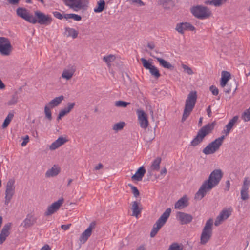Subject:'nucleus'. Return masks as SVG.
I'll return each instance as SVG.
<instances>
[{
  "label": "nucleus",
  "instance_id": "1",
  "mask_svg": "<svg viewBox=\"0 0 250 250\" xmlns=\"http://www.w3.org/2000/svg\"><path fill=\"white\" fill-rule=\"evenodd\" d=\"M223 173L220 169L214 170L210 174L208 179L204 181L198 191L195 195V199H202L206 194L207 192L214 187L216 186L221 181Z\"/></svg>",
  "mask_w": 250,
  "mask_h": 250
},
{
  "label": "nucleus",
  "instance_id": "2",
  "mask_svg": "<svg viewBox=\"0 0 250 250\" xmlns=\"http://www.w3.org/2000/svg\"><path fill=\"white\" fill-rule=\"evenodd\" d=\"M197 93L195 91H191L188 95L185 101V106L182 118V121L184 122L188 117L192 111L197 101Z\"/></svg>",
  "mask_w": 250,
  "mask_h": 250
},
{
  "label": "nucleus",
  "instance_id": "3",
  "mask_svg": "<svg viewBox=\"0 0 250 250\" xmlns=\"http://www.w3.org/2000/svg\"><path fill=\"white\" fill-rule=\"evenodd\" d=\"M215 123L212 122L202 127L198 132L196 136L191 142V146H195L200 144L204 137L210 133L214 129Z\"/></svg>",
  "mask_w": 250,
  "mask_h": 250
},
{
  "label": "nucleus",
  "instance_id": "4",
  "mask_svg": "<svg viewBox=\"0 0 250 250\" xmlns=\"http://www.w3.org/2000/svg\"><path fill=\"white\" fill-rule=\"evenodd\" d=\"M52 21V18L51 15L45 14L40 10H37L34 12V16H32L30 23L47 26L50 25Z\"/></svg>",
  "mask_w": 250,
  "mask_h": 250
},
{
  "label": "nucleus",
  "instance_id": "5",
  "mask_svg": "<svg viewBox=\"0 0 250 250\" xmlns=\"http://www.w3.org/2000/svg\"><path fill=\"white\" fill-rule=\"evenodd\" d=\"M171 208H167L161 215L160 217L154 224L150 232V237H154L158 233L161 228L166 224L171 213Z\"/></svg>",
  "mask_w": 250,
  "mask_h": 250
},
{
  "label": "nucleus",
  "instance_id": "6",
  "mask_svg": "<svg viewBox=\"0 0 250 250\" xmlns=\"http://www.w3.org/2000/svg\"><path fill=\"white\" fill-rule=\"evenodd\" d=\"M213 220L210 218L206 222L200 236V244L205 245L210 239L212 235Z\"/></svg>",
  "mask_w": 250,
  "mask_h": 250
},
{
  "label": "nucleus",
  "instance_id": "7",
  "mask_svg": "<svg viewBox=\"0 0 250 250\" xmlns=\"http://www.w3.org/2000/svg\"><path fill=\"white\" fill-rule=\"evenodd\" d=\"M191 13L197 19L203 20L208 18L211 13L207 7L201 5L193 6L190 9Z\"/></svg>",
  "mask_w": 250,
  "mask_h": 250
},
{
  "label": "nucleus",
  "instance_id": "8",
  "mask_svg": "<svg viewBox=\"0 0 250 250\" xmlns=\"http://www.w3.org/2000/svg\"><path fill=\"white\" fill-rule=\"evenodd\" d=\"M225 138L224 136H222L215 140L210 143L203 150V152L206 155L212 154L219 150L220 147L222 145L223 140Z\"/></svg>",
  "mask_w": 250,
  "mask_h": 250
},
{
  "label": "nucleus",
  "instance_id": "9",
  "mask_svg": "<svg viewBox=\"0 0 250 250\" xmlns=\"http://www.w3.org/2000/svg\"><path fill=\"white\" fill-rule=\"evenodd\" d=\"M65 4L75 11L87 6L88 0H64Z\"/></svg>",
  "mask_w": 250,
  "mask_h": 250
},
{
  "label": "nucleus",
  "instance_id": "10",
  "mask_svg": "<svg viewBox=\"0 0 250 250\" xmlns=\"http://www.w3.org/2000/svg\"><path fill=\"white\" fill-rule=\"evenodd\" d=\"M12 50L10 40L5 37H0V53L2 55L8 56Z\"/></svg>",
  "mask_w": 250,
  "mask_h": 250
},
{
  "label": "nucleus",
  "instance_id": "11",
  "mask_svg": "<svg viewBox=\"0 0 250 250\" xmlns=\"http://www.w3.org/2000/svg\"><path fill=\"white\" fill-rule=\"evenodd\" d=\"M14 183L15 181L12 179H9L7 183L5 197V205H8L10 203L11 199L14 194Z\"/></svg>",
  "mask_w": 250,
  "mask_h": 250
},
{
  "label": "nucleus",
  "instance_id": "12",
  "mask_svg": "<svg viewBox=\"0 0 250 250\" xmlns=\"http://www.w3.org/2000/svg\"><path fill=\"white\" fill-rule=\"evenodd\" d=\"M143 66L146 69L149 70V72L154 78L158 79L161 75L156 67L152 65L148 61L144 58L141 59Z\"/></svg>",
  "mask_w": 250,
  "mask_h": 250
},
{
  "label": "nucleus",
  "instance_id": "13",
  "mask_svg": "<svg viewBox=\"0 0 250 250\" xmlns=\"http://www.w3.org/2000/svg\"><path fill=\"white\" fill-rule=\"evenodd\" d=\"M136 113L140 127L146 129L149 125L147 115L141 109L137 110Z\"/></svg>",
  "mask_w": 250,
  "mask_h": 250
},
{
  "label": "nucleus",
  "instance_id": "14",
  "mask_svg": "<svg viewBox=\"0 0 250 250\" xmlns=\"http://www.w3.org/2000/svg\"><path fill=\"white\" fill-rule=\"evenodd\" d=\"M250 186V179L249 177L244 178L242 187L240 191L241 198L245 201L249 199V188Z\"/></svg>",
  "mask_w": 250,
  "mask_h": 250
},
{
  "label": "nucleus",
  "instance_id": "15",
  "mask_svg": "<svg viewBox=\"0 0 250 250\" xmlns=\"http://www.w3.org/2000/svg\"><path fill=\"white\" fill-rule=\"evenodd\" d=\"M63 203V199L62 198L52 203L51 205L48 207L46 211L44 212V215L46 216H50L56 212L59 209Z\"/></svg>",
  "mask_w": 250,
  "mask_h": 250
},
{
  "label": "nucleus",
  "instance_id": "16",
  "mask_svg": "<svg viewBox=\"0 0 250 250\" xmlns=\"http://www.w3.org/2000/svg\"><path fill=\"white\" fill-rule=\"evenodd\" d=\"M176 218L181 225L189 224L193 220V216L191 214L181 211L177 212Z\"/></svg>",
  "mask_w": 250,
  "mask_h": 250
},
{
  "label": "nucleus",
  "instance_id": "17",
  "mask_svg": "<svg viewBox=\"0 0 250 250\" xmlns=\"http://www.w3.org/2000/svg\"><path fill=\"white\" fill-rule=\"evenodd\" d=\"M96 223L95 222H91L89 227L81 234L79 240L82 243H84L91 236L92 230L95 228Z\"/></svg>",
  "mask_w": 250,
  "mask_h": 250
},
{
  "label": "nucleus",
  "instance_id": "18",
  "mask_svg": "<svg viewBox=\"0 0 250 250\" xmlns=\"http://www.w3.org/2000/svg\"><path fill=\"white\" fill-rule=\"evenodd\" d=\"M195 29V27L192 25L187 22L177 23L175 27L176 31L181 34H184L185 31L190 30L192 31Z\"/></svg>",
  "mask_w": 250,
  "mask_h": 250
},
{
  "label": "nucleus",
  "instance_id": "19",
  "mask_svg": "<svg viewBox=\"0 0 250 250\" xmlns=\"http://www.w3.org/2000/svg\"><path fill=\"white\" fill-rule=\"evenodd\" d=\"M17 14L20 17L23 19L27 21L31 22L33 15L29 13V12L23 8L19 7L17 9Z\"/></svg>",
  "mask_w": 250,
  "mask_h": 250
},
{
  "label": "nucleus",
  "instance_id": "20",
  "mask_svg": "<svg viewBox=\"0 0 250 250\" xmlns=\"http://www.w3.org/2000/svg\"><path fill=\"white\" fill-rule=\"evenodd\" d=\"M188 201V197L187 195H184L175 203L174 208L176 209H182L185 208L189 205Z\"/></svg>",
  "mask_w": 250,
  "mask_h": 250
},
{
  "label": "nucleus",
  "instance_id": "21",
  "mask_svg": "<svg viewBox=\"0 0 250 250\" xmlns=\"http://www.w3.org/2000/svg\"><path fill=\"white\" fill-rule=\"evenodd\" d=\"M11 225V223H8L3 226L0 234V244H2L9 235Z\"/></svg>",
  "mask_w": 250,
  "mask_h": 250
},
{
  "label": "nucleus",
  "instance_id": "22",
  "mask_svg": "<svg viewBox=\"0 0 250 250\" xmlns=\"http://www.w3.org/2000/svg\"><path fill=\"white\" fill-rule=\"evenodd\" d=\"M67 141V140L62 136L59 137L55 141L53 142L49 146V149L54 150L59 148Z\"/></svg>",
  "mask_w": 250,
  "mask_h": 250
},
{
  "label": "nucleus",
  "instance_id": "23",
  "mask_svg": "<svg viewBox=\"0 0 250 250\" xmlns=\"http://www.w3.org/2000/svg\"><path fill=\"white\" fill-rule=\"evenodd\" d=\"M146 171L144 167L142 166L139 168L137 170L135 174H134L132 177L131 179L132 180H135L137 181H140L142 180Z\"/></svg>",
  "mask_w": 250,
  "mask_h": 250
},
{
  "label": "nucleus",
  "instance_id": "24",
  "mask_svg": "<svg viewBox=\"0 0 250 250\" xmlns=\"http://www.w3.org/2000/svg\"><path fill=\"white\" fill-rule=\"evenodd\" d=\"M238 120V117L237 116H235L233 117V118L231 119L229 123L225 126L226 129L223 131V133H225L226 135H228L234 124L237 122Z\"/></svg>",
  "mask_w": 250,
  "mask_h": 250
},
{
  "label": "nucleus",
  "instance_id": "25",
  "mask_svg": "<svg viewBox=\"0 0 250 250\" xmlns=\"http://www.w3.org/2000/svg\"><path fill=\"white\" fill-rule=\"evenodd\" d=\"M36 221L34 217L31 214H28L26 218L24 219L21 225H23L25 228H28L33 226Z\"/></svg>",
  "mask_w": 250,
  "mask_h": 250
},
{
  "label": "nucleus",
  "instance_id": "26",
  "mask_svg": "<svg viewBox=\"0 0 250 250\" xmlns=\"http://www.w3.org/2000/svg\"><path fill=\"white\" fill-rule=\"evenodd\" d=\"M230 74L225 71H223L222 72L221 74V80L220 82V85L222 87H224L228 81L230 79Z\"/></svg>",
  "mask_w": 250,
  "mask_h": 250
},
{
  "label": "nucleus",
  "instance_id": "27",
  "mask_svg": "<svg viewBox=\"0 0 250 250\" xmlns=\"http://www.w3.org/2000/svg\"><path fill=\"white\" fill-rule=\"evenodd\" d=\"M64 99V97L61 95L59 97H56L51 101H50L47 104V105L49 106L50 108H54L58 106Z\"/></svg>",
  "mask_w": 250,
  "mask_h": 250
},
{
  "label": "nucleus",
  "instance_id": "28",
  "mask_svg": "<svg viewBox=\"0 0 250 250\" xmlns=\"http://www.w3.org/2000/svg\"><path fill=\"white\" fill-rule=\"evenodd\" d=\"M75 71V70L73 67L69 69H64L62 74V77L67 80H70L73 76Z\"/></svg>",
  "mask_w": 250,
  "mask_h": 250
},
{
  "label": "nucleus",
  "instance_id": "29",
  "mask_svg": "<svg viewBox=\"0 0 250 250\" xmlns=\"http://www.w3.org/2000/svg\"><path fill=\"white\" fill-rule=\"evenodd\" d=\"M60 172V169L54 166L51 168L49 169L45 173V177L47 178L54 177L57 175Z\"/></svg>",
  "mask_w": 250,
  "mask_h": 250
},
{
  "label": "nucleus",
  "instance_id": "30",
  "mask_svg": "<svg viewBox=\"0 0 250 250\" xmlns=\"http://www.w3.org/2000/svg\"><path fill=\"white\" fill-rule=\"evenodd\" d=\"M158 3L166 9H170L174 6V3L172 0H159Z\"/></svg>",
  "mask_w": 250,
  "mask_h": 250
},
{
  "label": "nucleus",
  "instance_id": "31",
  "mask_svg": "<svg viewBox=\"0 0 250 250\" xmlns=\"http://www.w3.org/2000/svg\"><path fill=\"white\" fill-rule=\"evenodd\" d=\"M162 159L160 157H158L154 160L150 166L151 171H158L160 169V165L161 163Z\"/></svg>",
  "mask_w": 250,
  "mask_h": 250
},
{
  "label": "nucleus",
  "instance_id": "32",
  "mask_svg": "<svg viewBox=\"0 0 250 250\" xmlns=\"http://www.w3.org/2000/svg\"><path fill=\"white\" fill-rule=\"evenodd\" d=\"M132 216L137 217L141 213L142 208L139 207V203L137 201H134L132 204Z\"/></svg>",
  "mask_w": 250,
  "mask_h": 250
},
{
  "label": "nucleus",
  "instance_id": "33",
  "mask_svg": "<svg viewBox=\"0 0 250 250\" xmlns=\"http://www.w3.org/2000/svg\"><path fill=\"white\" fill-rule=\"evenodd\" d=\"M156 58L158 62H159L160 65L162 67L170 70L173 68V66L169 62L164 59L158 57Z\"/></svg>",
  "mask_w": 250,
  "mask_h": 250
},
{
  "label": "nucleus",
  "instance_id": "34",
  "mask_svg": "<svg viewBox=\"0 0 250 250\" xmlns=\"http://www.w3.org/2000/svg\"><path fill=\"white\" fill-rule=\"evenodd\" d=\"M65 30L67 37H71L73 39H75L77 37L78 32L75 29L69 27H66Z\"/></svg>",
  "mask_w": 250,
  "mask_h": 250
},
{
  "label": "nucleus",
  "instance_id": "35",
  "mask_svg": "<svg viewBox=\"0 0 250 250\" xmlns=\"http://www.w3.org/2000/svg\"><path fill=\"white\" fill-rule=\"evenodd\" d=\"M105 3L104 0H100L97 2V6L94 9L95 13H100L102 12L105 7Z\"/></svg>",
  "mask_w": 250,
  "mask_h": 250
},
{
  "label": "nucleus",
  "instance_id": "36",
  "mask_svg": "<svg viewBox=\"0 0 250 250\" xmlns=\"http://www.w3.org/2000/svg\"><path fill=\"white\" fill-rule=\"evenodd\" d=\"M227 0H212L205 1V4L212 5L215 6H220L225 3Z\"/></svg>",
  "mask_w": 250,
  "mask_h": 250
},
{
  "label": "nucleus",
  "instance_id": "37",
  "mask_svg": "<svg viewBox=\"0 0 250 250\" xmlns=\"http://www.w3.org/2000/svg\"><path fill=\"white\" fill-rule=\"evenodd\" d=\"M14 117V114L12 113H9L6 118L5 119L4 122L2 124V127L5 128L8 126L10 122L12 120Z\"/></svg>",
  "mask_w": 250,
  "mask_h": 250
},
{
  "label": "nucleus",
  "instance_id": "38",
  "mask_svg": "<svg viewBox=\"0 0 250 250\" xmlns=\"http://www.w3.org/2000/svg\"><path fill=\"white\" fill-rule=\"evenodd\" d=\"M231 215V211L227 209H223L218 215L223 221L228 218Z\"/></svg>",
  "mask_w": 250,
  "mask_h": 250
},
{
  "label": "nucleus",
  "instance_id": "39",
  "mask_svg": "<svg viewBox=\"0 0 250 250\" xmlns=\"http://www.w3.org/2000/svg\"><path fill=\"white\" fill-rule=\"evenodd\" d=\"M64 18L66 19H73L76 21H79L82 19L81 16L76 14H66L64 15Z\"/></svg>",
  "mask_w": 250,
  "mask_h": 250
},
{
  "label": "nucleus",
  "instance_id": "40",
  "mask_svg": "<svg viewBox=\"0 0 250 250\" xmlns=\"http://www.w3.org/2000/svg\"><path fill=\"white\" fill-rule=\"evenodd\" d=\"M241 118L244 122L250 121V106L242 113Z\"/></svg>",
  "mask_w": 250,
  "mask_h": 250
},
{
  "label": "nucleus",
  "instance_id": "41",
  "mask_svg": "<svg viewBox=\"0 0 250 250\" xmlns=\"http://www.w3.org/2000/svg\"><path fill=\"white\" fill-rule=\"evenodd\" d=\"M125 124L124 122H120L114 125L112 129L115 131L121 130L125 126Z\"/></svg>",
  "mask_w": 250,
  "mask_h": 250
},
{
  "label": "nucleus",
  "instance_id": "42",
  "mask_svg": "<svg viewBox=\"0 0 250 250\" xmlns=\"http://www.w3.org/2000/svg\"><path fill=\"white\" fill-rule=\"evenodd\" d=\"M115 59V57L114 55H109L108 56H104L103 57V60L104 61L107 65H110V63L114 61Z\"/></svg>",
  "mask_w": 250,
  "mask_h": 250
},
{
  "label": "nucleus",
  "instance_id": "43",
  "mask_svg": "<svg viewBox=\"0 0 250 250\" xmlns=\"http://www.w3.org/2000/svg\"><path fill=\"white\" fill-rule=\"evenodd\" d=\"M168 250H183V246L177 243H173L169 246Z\"/></svg>",
  "mask_w": 250,
  "mask_h": 250
},
{
  "label": "nucleus",
  "instance_id": "44",
  "mask_svg": "<svg viewBox=\"0 0 250 250\" xmlns=\"http://www.w3.org/2000/svg\"><path fill=\"white\" fill-rule=\"evenodd\" d=\"M50 108V107L47 105L44 107V113L45 118L49 121H51L52 119V114Z\"/></svg>",
  "mask_w": 250,
  "mask_h": 250
},
{
  "label": "nucleus",
  "instance_id": "45",
  "mask_svg": "<svg viewBox=\"0 0 250 250\" xmlns=\"http://www.w3.org/2000/svg\"><path fill=\"white\" fill-rule=\"evenodd\" d=\"M18 96L16 93L12 96L11 99L8 101V104L9 105L16 104L18 102Z\"/></svg>",
  "mask_w": 250,
  "mask_h": 250
},
{
  "label": "nucleus",
  "instance_id": "46",
  "mask_svg": "<svg viewBox=\"0 0 250 250\" xmlns=\"http://www.w3.org/2000/svg\"><path fill=\"white\" fill-rule=\"evenodd\" d=\"M129 104V103L123 101H118L115 102V105L117 107H125Z\"/></svg>",
  "mask_w": 250,
  "mask_h": 250
},
{
  "label": "nucleus",
  "instance_id": "47",
  "mask_svg": "<svg viewBox=\"0 0 250 250\" xmlns=\"http://www.w3.org/2000/svg\"><path fill=\"white\" fill-rule=\"evenodd\" d=\"M128 186L130 187L132 190V192L135 197H137L139 195V191L136 187L133 186L131 184H128Z\"/></svg>",
  "mask_w": 250,
  "mask_h": 250
},
{
  "label": "nucleus",
  "instance_id": "48",
  "mask_svg": "<svg viewBox=\"0 0 250 250\" xmlns=\"http://www.w3.org/2000/svg\"><path fill=\"white\" fill-rule=\"evenodd\" d=\"M182 66L184 71L188 75H192L193 74V72L191 68L188 66V65L185 64H182Z\"/></svg>",
  "mask_w": 250,
  "mask_h": 250
},
{
  "label": "nucleus",
  "instance_id": "49",
  "mask_svg": "<svg viewBox=\"0 0 250 250\" xmlns=\"http://www.w3.org/2000/svg\"><path fill=\"white\" fill-rule=\"evenodd\" d=\"M75 105V103L74 102L73 103H68L67 104V107H65L64 109L66 110V111L69 113L74 107Z\"/></svg>",
  "mask_w": 250,
  "mask_h": 250
},
{
  "label": "nucleus",
  "instance_id": "50",
  "mask_svg": "<svg viewBox=\"0 0 250 250\" xmlns=\"http://www.w3.org/2000/svg\"><path fill=\"white\" fill-rule=\"evenodd\" d=\"M68 113V112L64 108L63 109H62V110L60 111V112L59 113V115L57 118V120L59 121L61 120L63 116H64Z\"/></svg>",
  "mask_w": 250,
  "mask_h": 250
},
{
  "label": "nucleus",
  "instance_id": "51",
  "mask_svg": "<svg viewBox=\"0 0 250 250\" xmlns=\"http://www.w3.org/2000/svg\"><path fill=\"white\" fill-rule=\"evenodd\" d=\"M209 89L213 95H217L218 94V89L216 86L212 85L210 87Z\"/></svg>",
  "mask_w": 250,
  "mask_h": 250
},
{
  "label": "nucleus",
  "instance_id": "52",
  "mask_svg": "<svg viewBox=\"0 0 250 250\" xmlns=\"http://www.w3.org/2000/svg\"><path fill=\"white\" fill-rule=\"evenodd\" d=\"M53 14L55 18L60 20H62L64 18V16H63L61 13L58 11L53 12Z\"/></svg>",
  "mask_w": 250,
  "mask_h": 250
},
{
  "label": "nucleus",
  "instance_id": "53",
  "mask_svg": "<svg viewBox=\"0 0 250 250\" xmlns=\"http://www.w3.org/2000/svg\"><path fill=\"white\" fill-rule=\"evenodd\" d=\"M29 141V137L28 135H26L23 138V142L21 143V146H25L27 145V144L28 143Z\"/></svg>",
  "mask_w": 250,
  "mask_h": 250
},
{
  "label": "nucleus",
  "instance_id": "54",
  "mask_svg": "<svg viewBox=\"0 0 250 250\" xmlns=\"http://www.w3.org/2000/svg\"><path fill=\"white\" fill-rule=\"evenodd\" d=\"M223 221V220L219 217V216H217V217L216 218L215 222H214V225L215 226H219L222 222Z\"/></svg>",
  "mask_w": 250,
  "mask_h": 250
},
{
  "label": "nucleus",
  "instance_id": "55",
  "mask_svg": "<svg viewBox=\"0 0 250 250\" xmlns=\"http://www.w3.org/2000/svg\"><path fill=\"white\" fill-rule=\"evenodd\" d=\"M230 181L229 180H227L226 182V186H225V188L224 189V190L225 191H229V188H230Z\"/></svg>",
  "mask_w": 250,
  "mask_h": 250
},
{
  "label": "nucleus",
  "instance_id": "56",
  "mask_svg": "<svg viewBox=\"0 0 250 250\" xmlns=\"http://www.w3.org/2000/svg\"><path fill=\"white\" fill-rule=\"evenodd\" d=\"M71 225L70 224L67 225H62L61 227L63 230L65 231L68 230L70 228Z\"/></svg>",
  "mask_w": 250,
  "mask_h": 250
},
{
  "label": "nucleus",
  "instance_id": "57",
  "mask_svg": "<svg viewBox=\"0 0 250 250\" xmlns=\"http://www.w3.org/2000/svg\"><path fill=\"white\" fill-rule=\"evenodd\" d=\"M207 114L208 115V116L209 117H210L212 115V112H211V107H210V106H209L208 107V108H207Z\"/></svg>",
  "mask_w": 250,
  "mask_h": 250
},
{
  "label": "nucleus",
  "instance_id": "58",
  "mask_svg": "<svg viewBox=\"0 0 250 250\" xmlns=\"http://www.w3.org/2000/svg\"><path fill=\"white\" fill-rule=\"evenodd\" d=\"M147 47L151 50H152L153 49L155 46V44L153 42H150V43H148L147 44Z\"/></svg>",
  "mask_w": 250,
  "mask_h": 250
},
{
  "label": "nucleus",
  "instance_id": "59",
  "mask_svg": "<svg viewBox=\"0 0 250 250\" xmlns=\"http://www.w3.org/2000/svg\"><path fill=\"white\" fill-rule=\"evenodd\" d=\"M8 2L12 4H17L18 3L19 0H7Z\"/></svg>",
  "mask_w": 250,
  "mask_h": 250
},
{
  "label": "nucleus",
  "instance_id": "60",
  "mask_svg": "<svg viewBox=\"0 0 250 250\" xmlns=\"http://www.w3.org/2000/svg\"><path fill=\"white\" fill-rule=\"evenodd\" d=\"M103 167V165L102 164L100 163L95 167V169L96 170H98Z\"/></svg>",
  "mask_w": 250,
  "mask_h": 250
},
{
  "label": "nucleus",
  "instance_id": "61",
  "mask_svg": "<svg viewBox=\"0 0 250 250\" xmlns=\"http://www.w3.org/2000/svg\"><path fill=\"white\" fill-rule=\"evenodd\" d=\"M133 1L134 2H136L137 3L139 4L140 5V6L144 5V3L141 0H133Z\"/></svg>",
  "mask_w": 250,
  "mask_h": 250
},
{
  "label": "nucleus",
  "instance_id": "62",
  "mask_svg": "<svg viewBox=\"0 0 250 250\" xmlns=\"http://www.w3.org/2000/svg\"><path fill=\"white\" fill-rule=\"evenodd\" d=\"M5 87V84L0 79V89H4Z\"/></svg>",
  "mask_w": 250,
  "mask_h": 250
},
{
  "label": "nucleus",
  "instance_id": "63",
  "mask_svg": "<svg viewBox=\"0 0 250 250\" xmlns=\"http://www.w3.org/2000/svg\"><path fill=\"white\" fill-rule=\"evenodd\" d=\"M41 250H50V249L48 245H46L42 247Z\"/></svg>",
  "mask_w": 250,
  "mask_h": 250
},
{
  "label": "nucleus",
  "instance_id": "64",
  "mask_svg": "<svg viewBox=\"0 0 250 250\" xmlns=\"http://www.w3.org/2000/svg\"><path fill=\"white\" fill-rule=\"evenodd\" d=\"M136 250H146V249L144 246L142 245L137 248Z\"/></svg>",
  "mask_w": 250,
  "mask_h": 250
}]
</instances>
